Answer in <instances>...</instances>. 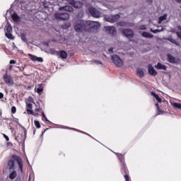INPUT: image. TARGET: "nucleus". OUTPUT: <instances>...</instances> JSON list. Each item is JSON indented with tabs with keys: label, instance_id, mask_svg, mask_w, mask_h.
I'll return each instance as SVG.
<instances>
[{
	"label": "nucleus",
	"instance_id": "6",
	"mask_svg": "<svg viewBox=\"0 0 181 181\" xmlns=\"http://www.w3.org/2000/svg\"><path fill=\"white\" fill-rule=\"evenodd\" d=\"M119 18H121L119 14L111 15L106 17V21L107 22H110V23H115V22L119 21Z\"/></svg>",
	"mask_w": 181,
	"mask_h": 181
},
{
	"label": "nucleus",
	"instance_id": "42",
	"mask_svg": "<svg viewBox=\"0 0 181 181\" xmlns=\"http://www.w3.org/2000/svg\"><path fill=\"white\" fill-rule=\"evenodd\" d=\"M177 4H181V0H175Z\"/></svg>",
	"mask_w": 181,
	"mask_h": 181
},
{
	"label": "nucleus",
	"instance_id": "13",
	"mask_svg": "<svg viewBox=\"0 0 181 181\" xmlns=\"http://www.w3.org/2000/svg\"><path fill=\"white\" fill-rule=\"evenodd\" d=\"M148 74H150V76H156L158 74V72L156 70H155V69H153V66L151 64H148Z\"/></svg>",
	"mask_w": 181,
	"mask_h": 181
},
{
	"label": "nucleus",
	"instance_id": "14",
	"mask_svg": "<svg viewBox=\"0 0 181 181\" xmlns=\"http://www.w3.org/2000/svg\"><path fill=\"white\" fill-rule=\"evenodd\" d=\"M106 30L109 32L111 36H115L117 35V28L115 27H107Z\"/></svg>",
	"mask_w": 181,
	"mask_h": 181
},
{
	"label": "nucleus",
	"instance_id": "40",
	"mask_svg": "<svg viewBox=\"0 0 181 181\" xmlns=\"http://www.w3.org/2000/svg\"><path fill=\"white\" fill-rule=\"evenodd\" d=\"M140 29H141L142 30H145V29H146V28H145V25H142Z\"/></svg>",
	"mask_w": 181,
	"mask_h": 181
},
{
	"label": "nucleus",
	"instance_id": "38",
	"mask_svg": "<svg viewBox=\"0 0 181 181\" xmlns=\"http://www.w3.org/2000/svg\"><path fill=\"white\" fill-rule=\"evenodd\" d=\"M4 98V93L0 92V99Z\"/></svg>",
	"mask_w": 181,
	"mask_h": 181
},
{
	"label": "nucleus",
	"instance_id": "26",
	"mask_svg": "<svg viewBox=\"0 0 181 181\" xmlns=\"http://www.w3.org/2000/svg\"><path fill=\"white\" fill-rule=\"evenodd\" d=\"M42 120L45 121V122H49L47 117H46V115H45V112H42Z\"/></svg>",
	"mask_w": 181,
	"mask_h": 181
},
{
	"label": "nucleus",
	"instance_id": "5",
	"mask_svg": "<svg viewBox=\"0 0 181 181\" xmlns=\"http://www.w3.org/2000/svg\"><path fill=\"white\" fill-rule=\"evenodd\" d=\"M122 33L123 36H125L126 37H128L129 39H132L134 37V30L127 28V29H123L122 30Z\"/></svg>",
	"mask_w": 181,
	"mask_h": 181
},
{
	"label": "nucleus",
	"instance_id": "12",
	"mask_svg": "<svg viewBox=\"0 0 181 181\" xmlns=\"http://www.w3.org/2000/svg\"><path fill=\"white\" fill-rule=\"evenodd\" d=\"M168 61L169 62V63H172L173 64H176L179 63V59H175V57L170 54H168Z\"/></svg>",
	"mask_w": 181,
	"mask_h": 181
},
{
	"label": "nucleus",
	"instance_id": "18",
	"mask_svg": "<svg viewBox=\"0 0 181 181\" xmlns=\"http://www.w3.org/2000/svg\"><path fill=\"white\" fill-rule=\"evenodd\" d=\"M35 90H37V94L40 95V94L43 93V84L42 83L38 84L37 88H35Z\"/></svg>",
	"mask_w": 181,
	"mask_h": 181
},
{
	"label": "nucleus",
	"instance_id": "32",
	"mask_svg": "<svg viewBox=\"0 0 181 181\" xmlns=\"http://www.w3.org/2000/svg\"><path fill=\"white\" fill-rule=\"evenodd\" d=\"M36 62H39V63H42V62H43V58H42V57H37Z\"/></svg>",
	"mask_w": 181,
	"mask_h": 181
},
{
	"label": "nucleus",
	"instance_id": "44",
	"mask_svg": "<svg viewBox=\"0 0 181 181\" xmlns=\"http://www.w3.org/2000/svg\"><path fill=\"white\" fill-rule=\"evenodd\" d=\"M156 105L158 110H159V105L158 103H156Z\"/></svg>",
	"mask_w": 181,
	"mask_h": 181
},
{
	"label": "nucleus",
	"instance_id": "30",
	"mask_svg": "<svg viewBox=\"0 0 181 181\" xmlns=\"http://www.w3.org/2000/svg\"><path fill=\"white\" fill-rule=\"evenodd\" d=\"M16 107L13 106L11 107V114H16Z\"/></svg>",
	"mask_w": 181,
	"mask_h": 181
},
{
	"label": "nucleus",
	"instance_id": "2",
	"mask_svg": "<svg viewBox=\"0 0 181 181\" xmlns=\"http://www.w3.org/2000/svg\"><path fill=\"white\" fill-rule=\"evenodd\" d=\"M18 165V169L20 170L21 173H23V160L22 158L18 156L13 155L11 158L8 161V169L11 170L15 169L16 163Z\"/></svg>",
	"mask_w": 181,
	"mask_h": 181
},
{
	"label": "nucleus",
	"instance_id": "28",
	"mask_svg": "<svg viewBox=\"0 0 181 181\" xmlns=\"http://www.w3.org/2000/svg\"><path fill=\"white\" fill-rule=\"evenodd\" d=\"M34 124H35L36 128H37V129L40 128V122H39V121L35 120Z\"/></svg>",
	"mask_w": 181,
	"mask_h": 181
},
{
	"label": "nucleus",
	"instance_id": "41",
	"mask_svg": "<svg viewBox=\"0 0 181 181\" xmlns=\"http://www.w3.org/2000/svg\"><path fill=\"white\" fill-rule=\"evenodd\" d=\"M9 70H12V69H13V66L12 65H10L9 67H8Z\"/></svg>",
	"mask_w": 181,
	"mask_h": 181
},
{
	"label": "nucleus",
	"instance_id": "31",
	"mask_svg": "<svg viewBox=\"0 0 181 181\" xmlns=\"http://www.w3.org/2000/svg\"><path fill=\"white\" fill-rule=\"evenodd\" d=\"M21 39H22V40H23V42H28V39H26V35H23L21 36Z\"/></svg>",
	"mask_w": 181,
	"mask_h": 181
},
{
	"label": "nucleus",
	"instance_id": "17",
	"mask_svg": "<svg viewBox=\"0 0 181 181\" xmlns=\"http://www.w3.org/2000/svg\"><path fill=\"white\" fill-rule=\"evenodd\" d=\"M117 158L120 161V163H121L120 165H124V163H125V156H124V154H122V153L118 154Z\"/></svg>",
	"mask_w": 181,
	"mask_h": 181
},
{
	"label": "nucleus",
	"instance_id": "48",
	"mask_svg": "<svg viewBox=\"0 0 181 181\" xmlns=\"http://www.w3.org/2000/svg\"><path fill=\"white\" fill-rule=\"evenodd\" d=\"M47 129H46L45 130V132H46V131H47Z\"/></svg>",
	"mask_w": 181,
	"mask_h": 181
},
{
	"label": "nucleus",
	"instance_id": "21",
	"mask_svg": "<svg viewBox=\"0 0 181 181\" xmlns=\"http://www.w3.org/2000/svg\"><path fill=\"white\" fill-rule=\"evenodd\" d=\"M151 95H153L158 103H162V98L159 97V95L156 94L155 92H151Z\"/></svg>",
	"mask_w": 181,
	"mask_h": 181
},
{
	"label": "nucleus",
	"instance_id": "47",
	"mask_svg": "<svg viewBox=\"0 0 181 181\" xmlns=\"http://www.w3.org/2000/svg\"><path fill=\"white\" fill-rule=\"evenodd\" d=\"M33 134H36V129H34V130H33Z\"/></svg>",
	"mask_w": 181,
	"mask_h": 181
},
{
	"label": "nucleus",
	"instance_id": "4",
	"mask_svg": "<svg viewBox=\"0 0 181 181\" xmlns=\"http://www.w3.org/2000/svg\"><path fill=\"white\" fill-rule=\"evenodd\" d=\"M54 18L59 21H68V19H70V14L67 13H56Z\"/></svg>",
	"mask_w": 181,
	"mask_h": 181
},
{
	"label": "nucleus",
	"instance_id": "35",
	"mask_svg": "<svg viewBox=\"0 0 181 181\" xmlns=\"http://www.w3.org/2000/svg\"><path fill=\"white\" fill-rule=\"evenodd\" d=\"M27 107L29 108V110H32V104L31 103H27Z\"/></svg>",
	"mask_w": 181,
	"mask_h": 181
},
{
	"label": "nucleus",
	"instance_id": "10",
	"mask_svg": "<svg viewBox=\"0 0 181 181\" xmlns=\"http://www.w3.org/2000/svg\"><path fill=\"white\" fill-rule=\"evenodd\" d=\"M56 53L57 56H59L61 59H67V52L64 50H59V51H56L54 50L53 52V54Z\"/></svg>",
	"mask_w": 181,
	"mask_h": 181
},
{
	"label": "nucleus",
	"instance_id": "15",
	"mask_svg": "<svg viewBox=\"0 0 181 181\" xmlns=\"http://www.w3.org/2000/svg\"><path fill=\"white\" fill-rule=\"evenodd\" d=\"M59 11H66V12H73L74 9L70 6H64L59 8Z\"/></svg>",
	"mask_w": 181,
	"mask_h": 181
},
{
	"label": "nucleus",
	"instance_id": "50",
	"mask_svg": "<svg viewBox=\"0 0 181 181\" xmlns=\"http://www.w3.org/2000/svg\"><path fill=\"white\" fill-rule=\"evenodd\" d=\"M31 98V100H33V98Z\"/></svg>",
	"mask_w": 181,
	"mask_h": 181
},
{
	"label": "nucleus",
	"instance_id": "27",
	"mask_svg": "<svg viewBox=\"0 0 181 181\" xmlns=\"http://www.w3.org/2000/svg\"><path fill=\"white\" fill-rule=\"evenodd\" d=\"M27 112H28V114H31V115H38V114L33 112L32 109H27Z\"/></svg>",
	"mask_w": 181,
	"mask_h": 181
},
{
	"label": "nucleus",
	"instance_id": "22",
	"mask_svg": "<svg viewBox=\"0 0 181 181\" xmlns=\"http://www.w3.org/2000/svg\"><path fill=\"white\" fill-rule=\"evenodd\" d=\"M16 176H18V173H16V170H13L9 175V179H11V180H13V179H15V177H16Z\"/></svg>",
	"mask_w": 181,
	"mask_h": 181
},
{
	"label": "nucleus",
	"instance_id": "49",
	"mask_svg": "<svg viewBox=\"0 0 181 181\" xmlns=\"http://www.w3.org/2000/svg\"><path fill=\"white\" fill-rule=\"evenodd\" d=\"M73 129L74 131H76V129Z\"/></svg>",
	"mask_w": 181,
	"mask_h": 181
},
{
	"label": "nucleus",
	"instance_id": "33",
	"mask_svg": "<svg viewBox=\"0 0 181 181\" xmlns=\"http://www.w3.org/2000/svg\"><path fill=\"white\" fill-rule=\"evenodd\" d=\"M3 136H4V138H5L6 141L7 142H9V136H7L6 134H3Z\"/></svg>",
	"mask_w": 181,
	"mask_h": 181
},
{
	"label": "nucleus",
	"instance_id": "11",
	"mask_svg": "<svg viewBox=\"0 0 181 181\" xmlns=\"http://www.w3.org/2000/svg\"><path fill=\"white\" fill-rule=\"evenodd\" d=\"M89 13H90L91 16L93 18H100V12L97 11L95 8L90 7L89 8Z\"/></svg>",
	"mask_w": 181,
	"mask_h": 181
},
{
	"label": "nucleus",
	"instance_id": "23",
	"mask_svg": "<svg viewBox=\"0 0 181 181\" xmlns=\"http://www.w3.org/2000/svg\"><path fill=\"white\" fill-rule=\"evenodd\" d=\"M167 18H168V14H164L163 16L159 17L158 23H161L163 22V21H166Z\"/></svg>",
	"mask_w": 181,
	"mask_h": 181
},
{
	"label": "nucleus",
	"instance_id": "45",
	"mask_svg": "<svg viewBox=\"0 0 181 181\" xmlns=\"http://www.w3.org/2000/svg\"><path fill=\"white\" fill-rule=\"evenodd\" d=\"M10 129L11 130V132H13L14 129L13 127H10Z\"/></svg>",
	"mask_w": 181,
	"mask_h": 181
},
{
	"label": "nucleus",
	"instance_id": "7",
	"mask_svg": "<svg viewBox=\"0 0 181 181\" xmlns=\"http://www.w3.org/2000/svg\"><path fill=\"white\" fill-rule=\"evenodd\" d=\"M3 78L4 80V83L7 84L8 86H13V79L12 78V76L10 75H8V74H6L3 76Z\"/></svg>",
	"mask_w": 181,
	"mask_h": 181
},
{
	"label": "nucleus",
	"instance_id": "52",
	"mask_svg": "<svg viewBox=\"0 0 181 181\" xmlns=\"http://www.w3.org/2000/svg\"><path fill=\"white\" fill-rule=\"evenodd\" d=\"M151 1V2H152V1L151 0H150Z\"/></svg>",
	"mask_w": 181,
	"mask_h": 181
},
{
	"label": "nucleus",
	"instance_id": "37",
	"mask_svg": "<svg viewBox=\"0 0 181 181\" xmlns=\"http://www.w3.org/2000/svg\"><path fill=\"white\" fill-rule=\"evenodd\" d=\"M151 32L153 33H158V32H159V30L156 29V30H151Z\"/></svg>",
	"mask_w": 181,
	"mask_h": 181
},
{
	"label": "nucleus",
	"instance_id": "8",
	"mask_svg": "<svg viewBox=\"0 0 181 181\" xmlns=\"http://www.w3.org/2000/svg\"><path fill=\"white\" fill-rule=\"evenodd\" d=\"M67 2L69 4V5H71V6L76 8V9H80V8H81V2L80 1H76L74 0H67Z\"/></svg>",
	"mask_w": 181,
	"mask_h": 181
},
{
	"label": "nucleus",
	"instance_id": "43",
	"mask_svg": "<svg viewBox=\"0 0 181 181\" xmlns=\"http://www.w3.org/2000/svg\"><path fill=\"white\" fill-rule=\"evenodd\" d=\"M35 112H39V108H35Z\"/></svg>",
	"mask_w": 181,
	"mask_h": 181
},
{
	"label": "nucleus",
	"instance_id": "36",
	"mask_svg": "<svg viewBox=\"0 0 181 181\" xmlns=\"http://www.w3.org/2000/svg\"><path fill=\"white\" fill-rule=\"evenodd\" d=\"M15 63H16V61L13 59L10 60V62H9L10 64H15Z\"/></svg>",
	"mask_w": 181,
	"mask_h": 181
},
{
	"label": "nucleus",
	"instance_id": "16",
	"mask_svg": "<svg viewBox=\"0 0 181 181\" xmlns=\"http://www.w3.org/2000/svg\"><path fill=\"white\" fill-rule=\"evenodd\" d=\"M136 74L138 77H139L140 78H142V77H144L145 74L144 73V69L141 68H137Z\"/></svg>",
	"mask_w": 181,
	"mask_h": 181
},
{
	"label": "nucleus",
	"instance_id": "19",
	"mask_svg": "<svg viewBox=\"0 0 181 181\" xmlns=\"http://www.w3.org/2000/svg\"><path fill=\"white\" fill-rule=\"evenodd\" d=\"M156 69H158V70H166L167 67L160 62H158L157 65L156 66Z\"/></svg>",
	"mask_w": 181,
	"mask_h": 181
},
{
	"label": "nucleus",
	"instance_id": "29",
	"mask_svg": "<svg viewBox=\"0 0 181 181\" xmlns=\"http://www.w3.org/2000/svg\"><path fill=\"white\" fill-rule=\"evenodd\" d=\"M119 26H127V23L124 21H120L118 23Z\"/></svg>",
	"mask_w": 181,
	"mask_h": 181
},
{
	"label": "nucleus",
	"instance_id": "3",
	"mask_svg": "<svg viewBox=\"0 0 181 181\" xmlns=\"http://www.w3.org/2000/svg\"><path fill=\"white\" fill-rule=\"evenodd\" d=\"M112 62L115 64V66H116V67H122V66H124V62L118 55H112Z\"/></svg>",
	"mask_w": 181,
	"mask_h": 181
},
{
	"label": "nucleus",
	"instance_id": "20",
	"mask_svg": "<svg viewBox=\"0 0 181 181\" xmlns=\"http://www.w3.org/2000/svg\"><path fill=\"white\" fill-rule=\"evenodd\" d=\"M11 18L14 22H19L21 21V18L16 13H14L12 16Z\"/></svg>",
	"mask_w": 181,
	"mask_h": 181
},
{
	"label": "nucleus",
	"instance_id": "25",
	"mask_svg": "<svg viewBox=\"0 0 181 181\" xmlns=\"http://www.w3.org/2000/svg\"><path fill=\"white\" fill-rule=\"evenodd\" d=\"M28 56H29L30 60H32L33 62H36L37 57H36L32 54H29Z\"/></svg>",
	"mask_w": 181,
	"mask_h": 181
},
{
	"label": "nucleus",
	"instance_id": "1",
	"mask_svg": "<svg viewBox=\"0 0 181 181\" xmlns=\"http://www.w3.org/2000/svg\"><path fill=\"white\" fill-rule=\"evenodd\" d=\"M101 26L100 23L92 21L77 20L74 24L76 32L81 33L82 32H94Z\"/></svg>",
	"mask_w": 181,
	"mask_h": 181
},
{
	"label": "nucleus",
	"instance_id": "9",
	"mask_svg": "<svg viewBox=\"0 0 181 181\" xmlns=\"http://www.w3.org/2000/svg\"><path fill=\"white\" fill-rule=\"evenodd\" d=\"M6 36L8 39H13V35H12V26L8 25L6 27Z\"/></svg>",
	"mask_w": 181,
	"mask_h": 181
},
{
	"label": "nucleus",
	"instance_id": "34",
	"mask_svg": "<svg viewBox=\"0 0 181 181\" xmlns=\"http://www.w3.org/2000/svg\"><path fill=\"white\" fill-rule=\"evenodd\" d=\"M93 62L94 63H97V64H103V62L100 60H94Z\"/></svg>",
	"mask_w": 181,
	"mask_h": 181
},
{
	"label": "nucleus",
	"instance_id": "39",
	"mask_svg": "<svg viewBox=\"0 0 181 181\" xmlns=\"http://www.w3.org/2000/svg\"><path fill=\"white\" fill-rule=\"evenodd\" d=\"M109 52H110V53H112V52H114V49L113 48H110Z\"/></svg>",
	"mask_w": 181,
	"mask_h": 181
},
{
	"label": "nucleus",
	"instance_id": "51",
	"mask_svg": "<svg viewBox=\"0 0 181 181\" xmlns=\"http://www.w3.org/2000/svg\"><path fill=\"white\" fill-rule=\"evenodd\" d=\"M180 9H181V6H180Z\"/></svg>",
	"mask_w": 181,
	"mask_h": 181
},
{
	"label": "nucleus",
	"instance_id": "46",
	"mask_svg": "<svg viewBox=\"0 0 181 181\" xmlns=\"http://www.w3.org/2000/svg\"><path fill=\"white\" fill-rule=\"evenodd\" d=\"M43 5H44L45 8H47L46 3H44Z\"/></svg>",
	"mask_w": 181,
	"mask_h": 181
},
{
	"label": "nucleus",
	"instance_id": "24",
	"mask_svg": "<svg viewBox=\"0 0 181 181\" xmlns=\"http://www.w3.org/2000/svg\"><path fill=\"white\" fill-rule=\"evenodd\" d=\"M141 36H143V37H153V35L152 34L147 32H143L141 33Z\"/></svg>",
	"mask_w": 181,
	"mask_h": 181
}]
</instances>
